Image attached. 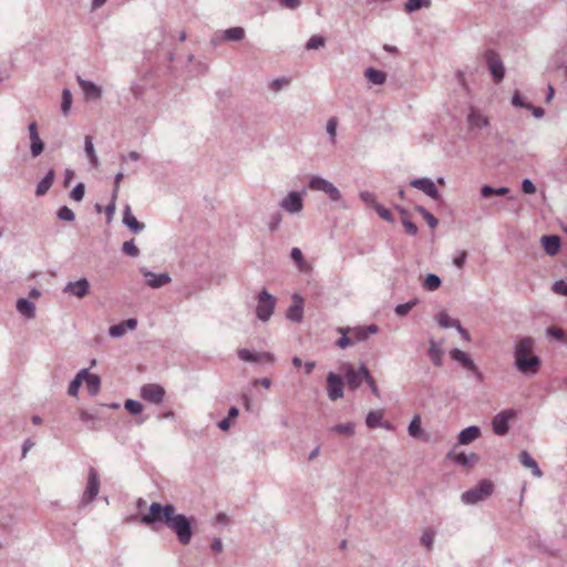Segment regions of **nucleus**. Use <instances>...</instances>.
Masks as SVG:
<instances>
[{"label":"nucleus","mask_w":567,"mask_h":567,"mask_svg":"<svg viewBox=\"0 0 567 567\" xmlns=\"http://www.w3.org/2000/svg\"><path fill=\"white\" fill-rule=\"evenodd\" d=\"M144 524H153L156 522L165 523L176 535L181 544L187 545L192 539V527L188 518L182 514H176L173 505H161L153 503L148 514L142 517Z\"/></svg>","instance_id":"obj_1"},{"label":"nucleus","mask_w":567,"mask_h":567,"mask_svg":"<svg viewBox=\"0 0 567 567\" xmlns=\"http://www.w3.org/2000/svg\"><path fill=\"white\" fill-rule=\"evenodd\" d=\"M346 378H347V382H348L349 386L352 388V389L358 388L362 383V381L364 380L369 384V386H370L371 391L373 392V394L377 398H380L379 388H378L374 379L370 375V373L367 370V368L361 367L358 370H354L353 368H351V369L348 370V372L346 374Z\"/></svg>","instance_id":"obj_2"},{"label":"nucleus","mask_w":567,"mask_h":567,"mask_svg":"<svg viewBox=\"0 0 567 567\" xmlns=\"http://www.w3.org/2000/svg\"><path fill=\"white\" fill-rule=\"evenodd\" d=\"M493 491L494 484L489 480H483L475 487L463 493L462 501L466 504H476L491 496Z\"/></svg>","instance_id":"obj_3"},{"label":"nucleus","mask_w":567,"mask_h":567,"mask_svg":"<svg viewBox=\"0 0 567 567\" xmlns=\"http://www.w3.org/2000/svg\"><path fill=\"white\" fill-rule=\"evenodd\" d=\"M308 187L311 190L324 193L332 202H339L341 199L340 190L330 181L321 176H311Z\"/></svg>","instance_id":"obj_4"},{"label":"nucleus","mask_w":567,"mask_h":567,"mask_svg":"<svg viewBox=\"0 0 567 567\" xmlns=\"http://www.w3.org/2000/svg\"><path fill=\"white\" fill-rule=\"evenodd\" d=\"M275 306L276 298L267 290L260 291L256 307V317L261 321H268L274 313Z\"/></svg>","instance_id":"obj_5"},{"label":"nucleus","mask_w":567,"mask_h":567,"mask_svg":"<svg viewBox=\"0 0 567 567\" xmlns=\"http://www.w3.org/2000/svg\"><path fill=\"white\" fill-rule=\"evenodd\" d=\"M485 58L494 82H502L505 75V68L499 55L493 50H487L485 53Z\"/></svg>","instance_id":"obj_6"},{"label":"nucleus","mask_w":567,"mask_h":567,"mask_svg":"<svg viewBox=\"0 0 567 567\" xmlns=\"http://www.w3.org/2000/svg\"><path fill=\"white\" fill-rule=\"evenodd\" d=\"M165 396V390L163 386L150 383L145 384L141 389V398L150 403L159 404Z\"/></svg>","instance_id":"obj_7"},{"label":"nucleus","mask_w":567,"mask_h":567,"mask_svg":"<svg viewBox=\"0 0 567 567\" xmlns=\"http://www.w3.org/2000/svg\"><path fill=\"white\" fill-rule=\"evenodd\" d=\"M516 412L514 410L502 411L496 414L492 421L493 431L497 435H504L508 432V422L515 419Z\"/></svg>","instance_id":"obj_8"},{"label":"nucleus","mask_w":567,"mask_h":567,"mask_svg":"<svg viewBox=\"0 0 567 567\" xmlns=\"http://www.w3.org/2000/svg\"><path fill=\"white\" fill-rule=\"evenodd\" d=\"M279 206L290 213L298 214L303 208L302 195L299 192H290L279 204Z\"/></svg>","instance_id":"obj_9"},{"label":"nucleus","mask_w":567,"mask_h":567,"mask_svg":"<svg viewBox=\"0 0 567 567\" xmlns=\"http://www.w3.org/2000/svg\"><path fill=\"white\" fill-rule=\"evenodd\" d=\"M410 185L421 192H423L426 196L432 199H440L441 195L435 186L434 182L427 177L414 178L410 182Z\"/></svg>","instance_id":"obj_10"},{"label":"nucleus","mask_w":567,"mask_h":567,"mask_svg":"<svg viewBox=\"0 0 567 567\" xmlns=\"http://www.w3.org/2000/svg\"><path fill=\"white\" fill-rule=\"evenodd\" d=\"M327 392L331 401H337L343 396V381L340 375L332 372L328 374Z\"/></svg>","instance_id":"obj_11"},{"label":"nucleus","mask_w":567,"mask_h":567,"mask_svg":"<svg viewBox=\"0 0 567 567\" xmlns=\"http://www.w3.org/2000/svg\"><path fill=\"white\" fill-rule=\"evenodd\" d=\"M76 82L81 87L84 96L89 101H97L102 97V87L95 83L82 79L80 75L76 76Z\"/></svg>","instance_id":"obj_12"},{"label":"nucleus","mask_w":567,"mask_h":567,"mask_svg":"<svg viewBox=\"0 0 567 567\" xmlns=\"http://www.w3.org/2000/svg\"><path fill=\"white\" fill-rule=\"evenodd\" d=\"M100 491V481L95 468L89 470L87 485L83 494V501L86 503L92 502Z\"/></svg>","instance_id":"obj_13"},{"label":"nucleus","mask_w":567,"mask_h":567,"mask_svg":"<svg viewBox=\"0 0 567 567\" xmlns=\"http://www.w3.org/2000/svg\"><path fill=\"white\" fill-rule=\"evenodd\" d=\"M303 298L298 293H293L292 303L286 312L287 319L292 322H301L303 318Z\"/></svg>","instance_id":"obj_14"},{"label":"nucleus","mask_w":567,"mask_h":567,"mask_svg":"<svg viewBox=\"0 0 567 567\" xmlns=\"http://www.w3.org/2000/svg\"><path fill=\"white\" fill-rule=\"evenodd\" d=\"M515 364L520 372L534 374L537 372L540 361L539 357H516Z\"/></svg>","instance_id":"obj_15"},{"label":"nucleus","mask_w":567,"mask_h":567,"mask_svg":"<svg viewBox=\"0 0 567 567\" xmlns=\"http://www.w3.org/2000/svg\"><path fill=\"white\" fill-rule=\"evenodd\" d=\"M31 141L30 152L32 157H38L44 150V143L39 136L37 122H31L28 126Z\"/></svg>","instance_id":"obj_16"},{"label":"nucleus","mask_w":567,"mask_h":567,"mask_svg":"<svg viewBox=\"0 0 567 567\" xmlns=\"http://www.w3.org/2000/svg\"><path fill=\"white\" fill-rule=\"evenodd\" d=\"M90 284L86 278H81L78 281H70L63 289V292L83 298L89 293Z\"/></svg>","instance_id":"obj_17"},{"label":"nucleus","mask_w":567,"mask_h":567,"mask_svg":"<svg viewBox=\"0 0 567 567\" xmlns=\"http://www.w3.org/2000/svg\"><path fill=\"white\" fill-rule=\"evenodd\" d=\"M141 272L145 277L146 284L152 288H161L171 282V277L166 272L155 274L145 268H142Z\"/></svg>","instance_id":"obj_18"},{"label":"nucleus","mask_w":567,"mask_h":567,"mask_svg":"<svg viewBox=\"0 0 567 567\" xmlns=\"http://www.w3.org/2000/svg\"><path fill=\"white\" fill-rule=\"evenodd\" d=\"M379 330L377 324H369L365 327L348 328V333L352 336L355 342L364 341L370 334L377 333Z\"/></svg>","instance_id":"obj_19"},{"label":"nucleus","mask_w":567,"mask_h":567,"mask_svg":"<svg viewBox=\"0 0 567 567\" xmlns=\"http://www.w3.org/2000/svg\"><path fill=\"white\" fill-rule=\"evenodd\" d=\"M542 246L547 255L555 256L558 254L561 241L558 235H545L540 238Z\"/></svg>","instance_id":"obj_20"},{"label":"nucleus","mask_w":567,"mask_h":567,"mask_svg":"<svg viewBox=\"0 0 567 567\" xmlns=\"http://www.w3.org/2000/svg\"><path fill=\"white\" fill-rule=\"evenodd\" d=\"M123 224L134 234H138L145 228V225L134 217L128 205L125 206L123 212Z\"/></svg>","instance_id":"obj_21"},{"label":"nucleus","mask_w":567,"mask_h":567,"mask_svg":"<svg viewBox=\"0 0 567 567\" xmlns=\"http://www.w3.org/2000/svg\"><path fill=\"white\" fill-rule=\"evenodd\" d=\"M447 457L453 460L455 463L464 466V467H473L478 462V455L475 453L465 454V453H454L450 452Z\"/></svg>","instance_id":"obj_22"},{"label":"nucleus","mask_w":567,"mask_h":567,"mask_svg":"<svg viewBox=\"0 0 567 567\" xmlns=\"http://www.w3.org/2000/svg\"><path fill=\"white\" fill-rule=\"evenodd\" d=\"M383 416H384L383 410L370 411L369 414L367 415V420H365L367 426L370 429L381 426L386 430H392V425L389 422H384V423L382 422Z\"/></svg>","instance_id":"obj_23"},{"label":"nucleus","mask_w":567,"mask_h":567,"mask_svg":"<svg viewBox=\"0 0 567 567\" xmlns=\"http://www.w3.org/2000/svg\"><path fill=\"white\" fill-rule=\"evenodd\" d=\"M82 383L85 384L87 392L91 395L97 394L100 390V378L95 374L89 373L86 370L80 372Z\"/></svg>","instance_id":"obj_24"},{"label":"nucleus","mask_w":567,"mask_h":567,"mask_svg":"<svg viewBox=\"0 0 567 567\" xmlns=\"http://www.w3.org/2000/svg\"><path fill=\"white\" fill-rule=\"evenodd\" d=\"M437 322L442 328H456L460 333H465V329L460 321L450 317L445 311L439 312Z\"/></svg>","instance_id":"obj_25"},{"label":"nucleus","mask_w":567,"mask_h":567,"mask_svg":"<svg viewBox=\"0 0 567 567\" xmlns=\"http://www.w3.org/2000/svg\"><path fill=\"white\" fill-rule=\"evenodd\" d=\"M55 177V173L53 169H50L45 176L38 183L35 188V196L41 197L48 193L51 188L53 181Z\"/></svg>","instance_id":"obj_26"},{"label":"nucleus","mask_w":567,"mask_h":567,"mask_svg":"<svg viewBox=\"0 0 567 567\" xmlns=\"http://www.w3.org/2000/svg\"><path fill=\"white\" fill-rule=\"evenodd\" d=\"M519 461L523 466L532 470V473L534 476H536V477L543 476V472L538 467L537 462L526 451L520 452Z\"/></svg>","instance_id":"obj_27"},{"label":"nucleus","mask_w":567,"mask_h":567,"mask_svg":"<svg viewBox=\"0 0 567 567\" xmlns=\"http://www.w3.org/2000/svg\"><path fill=\"white\" fill-rule=\"evenodd\" d=\"M481 435V431L477 426H468L461 431L458 435V443L460 444H470L471 442L478 439Z\"/></svg>","instance_id":"obj_28"},{"label":"nucleus","mask_w":567,"mask_h":567,"mask_svg":"<svg viewBox=\"0 0 567 567\" xmlns=\"http://www.w3.org/2000/svg\"><path fill=\"white\" fill-rule=\"evenodd\" d=\"M18 311L28 319H32L35 316V306L33 302L25 298H20L17 301Z\"/></svg>","instance_id":"obj_29"},{"label":"nucleus","mask_w":567,"mask_h":567,"mask_svg":"<svg viewBox=\"0 0 567 567\" xmlns=\"http://www.w3.org/2000/svg\"><path fill=\"white\" fill-rule=\"evenodd\" d=\"M365 78L375 85H382L386 80V74L380 70L369 68L364 73Z\"/></svg>","instance_id":"obj_30"},{"label":"nucleus","mask_w":567,"mask_h":567,"mask_svg":"<svg viewBox=\"0 0 567 567\" xmlns=\"http://www.w3.org/2000/svg\"><path fill=\"white\" fill-rule=\"evenodd\" d=\"M533 346L534 340L532 338H523L517 342L514 354H532Z\"/></svg>","instance_id":"obj_31"},{"label":"nucleus","mask_w":567,"mask_h":567,"mask_svg":"<svg viewBox=\"0 0 567 567\" xmlns=\"http://www.w3.org/2000/svg\"><path fill=\"white\" fill-rule=\"evenodd\" d=\"M468 124L472 127H486L488 125V121L486 117L481 115L477 111L472 110L467 116Z\"/></svg>","instance_id":"obj_32"},{"label":"nucleus","mask_w":567,"mask_h":567,"mask_svg":"<svg viewBox=\"0 0 567 567\" xmlns=\"http://www.w3.org/2000/svg\"><path fill=\"white\" fill-rule=\"evenodd\" d=\"M431 4H432L431 0H406V2L404 4V10L408 13H412L422 8H430Z\"/></svg>","instance_id":"obj_33"},{"label":"nucleus","mask_w":567,"mask_h":567,"mask_svg":"<svg viewBox=\"0 0 567 567\" xmlns=\"http://www.w3.org/2000/svg\"><path fill=\"white\" fill-rule=\"evenodd\" d=\"M245 37V30L241 27L229 28L224 31V40L226 41H240Z\"/></svg>","instance_id":"obj_34"},{"label":"nucleus","mask_w":567,"mask_h":567,"mask_svg":"<svg viewBox=\"0 0 567 567\" xmlns=\"http://www.w3.org/2000/svg\"><path fill=\"white\" fill-rule=\"evenodd\" d=\"M442 284L441 278L435 274H429L424 278L423 287L429 291H434L440 288Z\"/></svg>","instance_id":"obj_35"},{"label":"nucleus","mask_w":567,"mask_h":567,"mask_svg":"<svg viewBox=\"0 0 567 567\" xmlns=\"http://www.w3.org/2000/svg\"><path fill=\"white\" fill-rule=\"evenodd\" d=\"M419 302V299L414 298L405 303H400L395 307L394 312L399 317H405Z\"/></svg>","instance_id":"obj_36"},{"label":"nucleus","mask_w":567,"mask_h":567,"mask_svg":"<svg viewBox=\"0 0 567 567\" xmlns=\"http://www.w3.org/2000/svg\"><path fill=\"white\" fill-rule=\"evenodd\" d=\"M415 210L422 215V217L426 220L429 226L434 229L439 225L437 218L431 214L426 208L421 205L415 206Z\"/></svg>","instance_id":"obj_37"},{"label":"nucleus","mask_w":567,"mask_h":567,"mask_svg":"<svg viewBox=\"0 0 567 567\" xmlns=\"http://www.w3.org/2000/svg\"><path fill=\"white\" fill-rule=\"evenodd\" d=\"M72 105V94L69 89H64L62 91V103H61V112L63 115H68Z\"/></svg>","instance_id":"obj_38"},{"label":"nucleus","mask_w":567,"mask_h":567,"mask_svg":"<svg viewBox=\"0 0 567 567\" xmlns=\"http://www.w3.org/2000/svg\"><path fill=\"white\" fill-rule=\"evenodd\" d=\"M331 430L341 435L351 436L354 434V425L351 422L337 424Z\"/></svg>","instance_id":"obj_39"},{"label":"nucleus","mask_w":567,"mask_h":567,"mask_svg":"<svg viewBox=\"0 0 567 567\" xmlns=\"http://www.w3.org/2000/svg\"><path fill=\"white\" fill-rule=\"evenodd\" d=\"M409 434L413 437H419L422 433V430H421V416L420 415H415L410 425H409Z\"/></svg>","instance_id":"obj_40"},{"label":"nucleus","mask_w":567,"mask_h":567,"mask_svg":"<svg viewBox=\"0 0 567 567\" xmlns=\"http://www.w3.org/2000/svg\"><path fill=\"white\" fill-rule=\"evenodd\" d=\"M326 39L321 35H312L308 42L306 43L307 50H317L319 48L324 47Z\"/></svg>","instance_id":"obj_41"},{"label":"nucleus","mask_w":567,"mask_h":567,"mask_svg":"<svg viewBox=\"0 0 567 567\" xmlns=\"http://www.w3.org/2000/svg\"><path fill=\"white\" fill-rule=\"evenodd\" d=\"M85 194V185L78 183L70 193V198L74 202H81Z\"/></svg>","instance_id":"obj_42"},{"label":"nucleus","mask_w":567,"mask_h":567,"mask_svg":"<svg viewBox=\"0 0 567 567\" xmlns=\"http://www.w3.org/2000/svg\"><path fill=\"white\" fill-rule=\"evenodd\" d=\"M122 251L131 257H137L140 255V249L136 247L133 239L127 240L123 244Z\"/></svg>","instance_id":"obj_43"},{"label":"nucleus","mask_w":567,"mask_h":567,"mask_svg":"<svg viewBox=\"0 0 567 567\" xmlns=\"http://www.w3.org/2000/svg\"><path fill=\"white\" fill-rule=\"evenodd\" d=\"M58 218L63 221H73L75 219V215L71 208L62 206L58 210Z\"/></svg>","instance_id":"obj_44"},{"label":"nucleus","mask_w":567,"mask_h":567,"mask_svg":"<svg viewBox=\"0 0 567 567\" xmlns=\"http://www.w3.org/2000/svg\"><path fill=\"white\" fill-rule=\"evenodd\" d=\"M546 334L557 341H564L566 338L565 331L558 327H549L546 330Z\"/></svg>","instance_id":"obj_45"},{"label":"nucleus","mask_w":567,"mask_h":567,"mask_svg":"<svg viewBox=\"0 0 567 567\" xmlns=\"http://www.w3.org/2000/svg\"><path fill=\"white\" fill-rule=\"evenodd\" d=\"M125 409L131 413V414H138L143 411V405L142 403H140L138 401H135V400H126L125 401V404H124Z\"/></svg>","instance_id":"obj_46"},{"label":"nucleus","mask_w":567,"mask_h":567,"mask_svg":"<svg viewBox=\"0 0 567 567\" xmlns=\"http://www.w3.org/2000/svg\"><path fill=\"white\" fill-rule=\"evenodd\" d=\"M337 126H338V121L336 117H331L328 120L326 130H327V133L330 136V140L332 143H334V141H336Z\"/></svg>","instance_id":"obj_47"},{"label":"nucleus","mask_w":567,"mask_h":567,"mask_svg":"<svg viewBox=\"0 0 567 567\" xmlns=\"http://www.w3.org/2000/svg\"><path fill=\"white\" fill-rule=\"evenodd\" d=\"M374 210L377 214L384 220L392 223L393 221V215L390 209L383 207L381 204H375Z\"/></svg>","instance_id":"obj_48"},{"label":"nucleus","mask_w":567,"mask_h":567,"mask_svg":"<svg viewBox=\"0 0 567 567\" xmlns=\"http://www.w3.org/2000/svg\"><path fill=\"white\" fill-rule=\"evenodd\" d=\"M338 347L344 349L350 344H354V339L350 333H348V329L342 333V337L336 342Z\"/></svg>","instance_id":"obj_49"},{"label":"nucleus","mask_w":567,"mask_h":567,"mask_svg":"<svg viewBox=\"0 0 567 567\" xmlns=\"http://www.w3.org/2000/svg\"><path fill=\"white\" fill-rule=\"evenodd\" d=\"M551 290L557 295L567 297V284L561 279L553 284Z\"/></svg>","instance_id":"obj_50"},{"label":"nucleus","mask_w":567,"mask_h":567,"mask_svg":"<svg viewBox=\"0 0 567 567\" xmlns=\"http://www.w3.org/2000/svg\"><path fill=\"white\" fill-rule=\"evenodd\" d=\"M402 225L406 234L411 236H415L417 234V226L409 218H402Z\"/></svg>","instance_id":"obj_51"},{"label":"nucleus","mask_w":567,"mask_h":567,"mask_svg":"<svg viewBox=\"0 0 567 567\" xmlns=\"http://www.w3.org/2000/svg\"><path fill=\"white\" fill-rule=\"evenodd\" d=\"M281 224V215L279 213H275L269 217L268 228L270 231H275L278 229Z\"/></svg>","instance_id":"obj_52"},{"label":"nucleus","mask_w":567,"mask_h":567,"mask_svg":"<svg viewBox=\"0 0 567 567\" xmlns=\"http://www.w3.org/2000/svg\"><path fill=\"white\" fill-rule=\"evenodd\" d=\"M360 198L362 199V202H364L365 204L368 205H371L373 208H375V204H379L377 200H375V196L373 193H370L368 190H363L360 193Z\"/></svg>","instance_id":"obj_53"},{"label":"nucleus","mask_w":567,"mask_h":567,"mask_svg":"<svg viewBox=\"0 0 567 567\" xmlns=\"http://www.w3.org/2000/svg\"><path fill=\"white\" fill-rule=\"evenodd\" d=\"M434 542V533L432 530H425L421 537V543L426 548H431Z\"/></svg>","instance_id":"obj_54"},{"label":"nucleus","mask_w":567,"mask_h":567,"mask_svg":"<svg viewBox=\"0 0 567 567\" xmlns=\"http://www.w3.org/2000/svg\"><path fill=\"white\" fill-rule=\"evenodd\" d=\"M463 368L475 371L471 357H453Z\"/></svg>","instance_id":"obj_55"},{"label":"nucleus","mask_w":567,"mask_h":567,"mask_svg":"<svg viewBox=\"0 0 567 567\" xmlns=\"http://www.w3.org/2000/svg\"><path fill=\"white\" fill-rule=\"evenodd\" d=\"M291 259L298 265L299 268H302L303 256L299 248L293 247L290 252Z\"/></svg>","instance_id":"obj_56"},{"label":"nucleus","mask_w":567,"mask_h":567,"mask_svg":"<svg viewBox=\"0 0 567 567\" xmlns=\"http://www.w3.org/2000/svg\"><path fill=\"white\" fill-rule=\"evenodd\" d=\"M522 192L528 195L534 194L536 192V187L529 178H524L522 181Z\"/></svg>","instance_id":"obj_57"},{"label":"nucleus","mask_w":567,"mask_h":567,"mask_svg":"<svg viewBox=\"0 0 567 567\" xmlns=\"http://www.w3.org/2000/svg\"><path fill=\"white\" fill-rule=\"evenodd\" d=\"M109 333L111 337H114V338L122 337L125 333L124 324H122V322H121L118 324H114V326L110 327Z\"/></svg>","instance_id":"obj_58"},{"label":"nucleus","mask_w":567,"mask_h":567,"mask_svg":"<svg viewBox=\"0 0 567 567\" xmlns=\"http://www.w3.org/2000/svg\"><path fill=\"white\" fill-rule=\"evenodd\" d=\"M81 384H82V380H81V375L79 373L76 375V378L71 382L68 393L73 396L76 395Z\"/></svg>","instance_id":"obj_59"},{"label":"nucleus","mask_w":567,"mask_h":567,"mask_svg":"<svg viewBox=\"0 0 567 567\" xmlns=\"http://www.w3.org/2000/svg\"><path fill=\"white\" fill-rule=\"evenodd\" d=\"M512 104L516 107H524V109H527V107H532V104L530 103H525L519 94V92H515L513 97H512Z\"/></svg>","instance_id":"obj_60"},{"label":"nucleus","mask_w":567,"mask_h":567,"mask_svg":"<svg viewBox=\"0 0 567 567\" xmlns=\"http://www.w3.org/2000/svg\"><path fill=\"white\" fill-rule=\"evenodd\" d=\"M289 81L286 78H278L271 82L270 89L272 91H279L284 85H287Z\"/></svg>","instance_id":"obj_61"},{"label":"nucleus","mask_w":567,"mask_h":567,"mask_svg":"<svg viewBox=\"0 0 567 567\" xmlns=\"http://www.w3.org/2000/svg\"><path fill=\"white\" fill-rule=\"evenodd\" d=\"M84 150H85L87 157H91L92 155L95 154L94 146L92 143V137L90 135L85 136Z\"/></svg>","instance_id":"obj_62"},{"label":"nucleus","mask_w":567,"mask_h":567,"mask_svg":"<svg viewBox=\"0 0 567 567\" xmlns=\"http://www.w3.org/2000/svg\"><path fill=\"white\" fill-rule=\"evenodd\" d=\"M466 258H467V252L466 251H461L458 254V256H456L454 259H453V264L457 267V268H462L466 261Z\"/></svg>","instance_id":"obj_63"},{"label":"nucleus","mask_w":567,"mask_h":567,"mask_svg":"<svg viewBox=\"0 0 567 567\" xmlns=\"http://www.w3.org/2000/svg\"><path fill=\"white\" fill-rule=\"evenodd\" d=\"M280 4L285 8L295 10L300 7L301 1L300 0H279Z\"/></svg>","instance_id":"obj_64"}]
</instances>
